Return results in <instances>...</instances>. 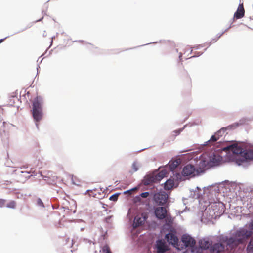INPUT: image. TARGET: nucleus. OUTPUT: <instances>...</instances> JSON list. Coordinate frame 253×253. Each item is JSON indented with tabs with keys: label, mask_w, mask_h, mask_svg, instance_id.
Masks as SVG:
<instances>
[{
	"label": "nucleus",
	"mask_w": 253,
	"mask_h": 253,
	"mask_svg": "<svg viewBox=\"0 0 253 253\" xmlns=\"http://www.w3.org/2000/svg\"><path fill=\"white\" fill-rule=\"evenodd\" d=\"M251 236V231L245 228H241L235 231L230 237H228V245L236 248L240 244L247 242Z\"/></svg>",
	"instance_id": "1"
},
{
	"label": "nucleus",
	"mask_w": 253,
	"mask_h": 253,
	"mask_svg": "<svg viewBox=\"0 0 253 253\" xmlns=\"http://www.w3.org/2000/svg\"><path fill=\"white\" fill-rule=\"evenodd\" d=\"M228 237L227 236L221 235L219 237V242L214 244L211 247V253H222L225 251L232 250L233 248L228 245Z\"/></svg>",
	"instance_id": "2"
},
{
	"label": "nucleus",
	"mask_w": 253,
	"mask_h": 253,
	"mask_svg": "<svg viewBox=\"0 0 253 253\" xmlns=\"http://www.w3.org/2000/svg\"><path fill=\"white\" fill-rule=\"evenodd\" d=\"M224 151H229L233 152V153L239 155L240 154L244 156L246 159H253V150L248 152H245L243 148L239 146L236 143H233L227 147L223 148Z\"/></svg>",
	"instance_id": "3"
},
{
	"label": "nucleus",
	"mask_w": 253,
	"mask_h": 253,
	"mask_svg": "<svg viewBox=\"0 0 253 253\" xmlns=\"http://www.w3.org/2000/svg\"><path fill=\"white\" fill-rule=\"evenodd\" d=\"M33 116L36 122L39 121L42 118V105L38 100L35 101L33 103Z\"/></svg>",
	"instance_id": "4"
},
{
	"label": "nucleus",
	"mask_w": 253,
	"mask_h": 253,
	"mask_svg": "<svg viewBox=\"0 0 253 253\" xmlns=\"http://www.w3.org/2000/svg\"><path fill=\"white\" fill-rule=\"evenodd\" d=\"M210 158L207 155L203 154L201 156L198 163V168H197L200 173L211 167L210 165Z\"/></svg>",
	"instance_id": "5"
},
{
	"label": "nucleus",
	"mask_w": 253,
	"mask_h": 253,
	"mask_svg": "<svg viewBox=\"0 0 253 253\" xmlns=\"http://www.w3.org/2000/svg\"><path fill=\"white\" fill-rule=\"evenodd\" d=\"M182 173L185 176H190L194 177L198 175L200 173L198 169H196L192 165H187L185 166L182 170Z\"/></svg>",
	"instance_id": "6"
},
{
	"label": "nucleus",
	"mask_w": 253,
	"mask_h": 253,
	"mask_svg": "<svg viewBox=\"0 0 253 253\" xmlns=\"http://www.w3.org/2000/svg\"><path fill=\"white\" fill-rule=\"evenodd\" d=\"M155 249L157 253H165L169 248L164 240H158L155 245Z\"/></svg>",
	"instance_id": "7"
},
{
	"label": "nucleus",
	"mask_w": 253,
	"mask_h": 253,
	"mask_svg": "<svg viewBox=\"0 0 253 253\" xmlns=\"http://www.w3.org/2000/svg\"><path fill=\"white\" fill-rule=\"evenodd\" d=\"M233 127V125H230L226 127L221 128L219 131L215 133L214 135L211 137V139L207 142V143L209 142V143H212L216 142L219 139L220 137L222 136L224 134L226 130L232 129Z\"/></svg>",
	"instance_id": "8"
},
{
	"label": "nucleus",
	"mask_w": 253,
	"mask_h": 253,
	"mask_svg": "<svg viewBox=\"0 0 253 253\" xmlns=\"http://www.w3.org/2000/svg\"><path fill=\"white\" fill-rule=\"evenodd\" d=\"M168 195L164 192L155 194L154 196L155 201L160 205L165 204L168 200Z\"/></svg>",
	"instance_id": "9"
},
{
	"label": "nucleus",
	"mask_w": 253,
	"mask_h": 253,
	"mask_svg": "<svg viewBox=\"0 0 253 253\" xmlns=\"http://www.w3.org/2000/svg\"><path fill=\"white\" fill-rule=\"evenodd\" d=\"M154 213L158 219L162 220L166 217V215L168 213V211L165 207H158L155 208Z\"/></svg>",
	"instance_id": "10"
},
{
	"label": "nucleus",
	"mask_w": 253,
	"mask_h": 253,
	"mask_svg": "<svg viewBox=\"0 0 253 253\" xmlns=\"http://www.w3.org/2000/svg\"><path fill=\"white\" fill-rule=\"evenodd\" d=\"M165 239L169 244L172 245L174 247H177L178 243V238L174 233H169L165 235Z\"/></svg>",
	"instance_id": "11"
},
{
	"label": "nucleus",
	"mask_w": 253,
	"mask_h": 253,
	"mask_svg": "<svg viewBox=\"0 0 253 253\" xmlns=\"http://www.w3.org/2000/svg\"><path fill=\"white\" fill-rule=\"evenodd\" d=\"M181 240L186 247H193L196 244L195 240L191 236L187 235H183L182 237Z\"/></svg>",
	"instance_id": "12"
},
{
	"label": "nucleus",
	"mask_w": 253,
	"mask_h": 253,
	"mask_svg": "<svg viewBox=\"0 0 253 253\" xmlns=\"http://www.w3.org/2000/svg\"><path fill=\"white\" fill-rule=\"evenodd\" d=\"M167 169H165L161 170L156 176L155 178H153V179H151L148 181H145V185H149L151 182L154 181H160L164 177H166L168 174Z\"/></svg>",
	"instance_id": "13"
},
{
	"label": "nucleus",
	"mask_w": 253,
	"mask_h": 253,
	"mask_svg": "<svg viewBox=\"0 0 253 253\" xmlns=\"http://www.w3.org/2000/svg\"><path fill=\"white\" fill-rule=\"evenodd\" d=\"M245 15V9L244 8L243 3H240L236 11L234 13V17L236 19H239L243 18Z\"/></svg>",
	"instance_id": "14"
},
{
	"label": "nucleus",
	"mask_w": 253,
	"mask_h": 253,
	"mask_svg": "<svg viewBox=\"0 0 253 253\" xmlns=\"http://www.w3.org/2000/svg\"><path fill=\"white\" fill-rule=\"evenodd\" d=\"M209 157L210 158V165L211 167L218 165L221 160V158L219 155L215 154Z\"/></svg>",
	"instance_id": "15"
},
{
	"label": "nucleus",
	"mask_w": 253,
	"mask_h": 253,
	"mask_svg": "<svg viewBox=\"0 0 253 253\" xmlns=\"http://www.w3.org/2000/svg\"><path fill=\"white\" fill-rule=\"evenodd\" d=\"M179 165V162L178 160H175L172 162H169L166 168L169 169L170 171H173Z\"/></svg>",
	"instance_id": "16"
},
{
	"label": "nucleus",
	"mask_w": 253,
	"mask_h": 253,
	"mask_svg": "<svg viewBox=\"0 0 253 253\" xmlns=\"http://www.w3.org/2000/svg\"><path fill=\"white\" fill-rule=\"evenodd\" d=\"M145 220V219L144 218H141L138 216H136L134 220V227L136 228L140 225H142L144 223Z\"/></svg>",
	"instance_id": "17"
},
{
	"label": "nucleus",
	"mask_w": 253,
	"mask_h": 253,
	"mask_svg": "<svg viewBox=\"0 0 253 253\" xmlns=\"http://www.w3.org/2000/svg\"><path fill=\"white\" fill-rule=\"evenodd\" d=\"M211 245V242L206 239H203L199 241V245L201 248L205 249H208L209 248Z\"/></svg>",
	"instance_id": "18"
},
{
	"label": "nucleus",
	"mask_w": 253,
	"mask_h": 253,
	"mask_svg": "<svg viewBox=\"0 0 253 253\" xmlns=\"http://www.w3.org/2000/svg\"><path fill=\"white\" fill-rule=\"evenodd\" d=\"M174 185V180L172 179H169L165 183L164 188L166 190H169L173 187Z\"/></svg>",
	"instance_id": "19"
},
{
	"label": "nucleus",
	"mask_w": 253,
	"mask_h": 253,
	"mask_svg": "<svg viewBox=\"0 0 253 253\" xmlns=\"http://www.w3.org/2000/svg\"><path fill=\"white\" fill-rule=\"evenodd\" d=\"M70 177H71L72 183L73 184L77 186H81L82 184V181L78 177H77L76 176H74L73 175H70Z\"/></svg>",
	"instance_id": "20"
},
{
	"label": "nucleus",
	"mask_w": 253,
	"mask_h": 253,
	"mask_svg": "<svg viewBox=\"0 0 253 253\" xmlns=\"http://www.w3.org/2000/svg\"><path fill=\"white\" fill-rule=\"evenodd\" d=\"M182 82L184 85L191 87L192 85L191 79L189 76H186L183 79Z\"/></svg>",
	"instance_id": "21"
},
{
	"label": "nucleus",
	"mask_w": 253,
	"mask_h": 253,
	"mask_svg": "<svg viewBox=\"0 0 253 253\" xmlns=\"http://www.w3.org/2000/svg\"><path fill=\"white\" fill-rule=\"evenodd\" d=\"M166 224L168 225H170L172 224L173 220L169 214L168 213L166 215V217L164 218Z\"/></svg>",
	"instance_id": "22"
},
{
	"label": "nucleus",
	"mask_w": 253,
	"mask_h": 253,
	"mask_svg": "<svg viewBox=\"0 0 253 253\" xmlns=\"http://www.w3.org/2000/svg\"><path fill=\"white\" fill-rule=\"evenodd\" d=\"M101 253H112L108 245H105L101 247L100 251Z\"/></svg>",
	"instance_id": "23"
},
{
	"label": "nucleus",
	"mask_w": 253,
	"mask_h": 253,
	"mask_svg": "<svg viewBox=\"0 0 253 253\" xmlns=\"http://www.w3.org/2000/svg\"><path fill=\"white\" fill-rule=\"evenodd\" d=\"M247 250L248 253H252L253 252V237L251 240L250 242H249Z\"/></svg>",
	"instance_id": "24"
},
{
	"label": "nucleus",
	"mask_w": 253,
	"mask_h": 253,
	"mask_svg": "<svg viewBox=\"0 0 253 253\" xmlns=\"http://www.w3.org/2000/svg\"><path fill=\"white\" fill-rule=\"evenodd\" d=\"M16 206V203L14 201L9 202L7 205L6 207L9 208L14 209Z\"/></svg>",
	"instance_id": "25"
},
{
	"label": "nucleus",
	"mask_w": 253,
	"mask_h": 253,
	"mask_svg": "<svg viewBox=\"0 0 253 253\" xmlns=\"http://www.w3.org/2000/svg\"><path fill=\"white\" fill-rule=\"evenodd\" d=\"M218 206L219 207H221V209L220 210V211L219 212V214L222 213L224 212V206L222 203H218V205L215 204L214 207H217Z\"/></svg>",
	"instance_id": "26"
},
{
	"label": "nucleus",
	"mask_w": 253,
	"mask_h": 253,
	"mask_svg": "<svg viewBox=\"0 0 253 253\" xmlns=\"http://www.w3.org/2000/svg\"><path fill=\"white\" fill-rule=\"evenodd\" d=\"M248 231H251V235L253 234V219L248 225Z\"/></svg>",
	"instance_id": "27"
},
{
	"label": "nucleus",
	"mask_w": 253,
	"mask_h": 253,
	"mask_svg": "<svg viewBox=\"0 0 253 253\" xmlns=\"http://www.w3.org/2000/svg\"><path fill=\"white\" fill-rule=\"evenodd\" d=\"M37 204L41 207H44L43 203L40 198H38L37 199Z\"/></svg>",
	"instance_id": "28"
},
{
	"label": "nucleus",
	"mask_w": 253,
	"mask_h": 253,
	"mask_svg": "<svg viewBox=\"0 0 253 253\" xmlns=\"http://www.w3.org/2000/svg\"><path fill=\"white\" fill-rule=\"evenodd\" d=\"M118 197V194H114L110 197L109 199L110 200H112L113 201H116L117 200Z\"/></svg>",
	"instance_id": "29"
},
{
	"label": "nucleus",
	"mask_w": 253,
	"mask_h": 253,
	"mask_svg": "<svg viewBox=\"0 0 253 253\" xmlns=\"http://www.w3.org/2000/svg\"><path fill=\"white\" fill-rule=\"evenodd\" d=\"M6 200L2 199H0V207L4 206L5 204Z\"/></svg>",
	"instance_id": "30"
},
{
	"label": "nucleus",
	"mask_w": 253,
	"mask_h": 253,
	"mask_svg": "<svg viewBox=\"0 0 253 253\" xmlns=\"http://www.w3.org/2000/svg\"><path fill=\"white\" fill-rule=\"evenodd\" d=\"M149 195V193L147 192L142 193L140 196L143 198H147Z\"/></svg>",
	"instance_id": "31"
},
{
	"label": "nucleus",
	"mask_w": 253,
	"mask_h": 253,
	"mask_svg": "<svg viewBox=\"0 0 253 253\" xmlns=\"http://www.w3.org/2000/svg\"><path fill=\"white\" fill-rule=\"evenodd\" d=\"M132 168L134 169L135 171H137L138 169L137 164L136 163H134L132 164Z\"/></svg>",
	"instance_id": "32"
},
{
	"label": "nucleus",
	"mask_w": 253,
	"mask_h": 253,
	"mask_svg": "<svg viewBox=\"0 0 253 253\" xmlns=\"http://www.w3.org/2000/svg\"><path fill=\"white\" fill-rule=\"evenodd\" d=\"M30 173V172L25 171H21V174L23 175V176L29 177L30 176L27 175Z\"/></svg>",
	"instance_id": "33"
},
{
	"label": "nucleus",
	"mask_w": 253,
	"mask_h": 253,
	"mask_svg": "<svg viewBox=\"0 0 253 253\" xmlns=\"http://www.w3.org/2000/svg\"><path fill=\"white\" fill-rule=\"evenodd\" d=\"M6 125V123L5 122H3V123H2V126H1V129H2V128L3 127H5V125Z\"/></svg>",
	"instance_id": "34"
},
{
	"label": "nucleus",
	"mask_w": 253,
	"mask_h": 253,
	"mask_svg": "<svg viewBox=\"0 0 253 253\" xmlns=\"http://www.w3.org/2000/svg\"><path fill=\"white\" fill-rule=\"evenodd\" d=\"M224 32H222L221 34H220L217 37V39H219L223 34Z\"/></svg>",
	"instance_id": "35"
},
{
	"label": "nucleus",
	"mask_w": 253,
	"mask_h": 253,
	"mask_svg": "<svg viewBox=\"0 0 253 253\" xmlns=\"http://www.w3.org/2000/svg\"><path fill=\"white\" fill-rule=\"evenodd\" d=\"M73 244H74L73 240H71V247H72L73 246Z\"/></svg>",
	"instance_id": "36"
},
{
	"label": "nucleus",
	"mask_w": 253,
	"mask_h": 253,
	"mask_svg": "<svg viewBox=\"0 0 253 253\" xmlns=\"http://www.w3.org/2000/svg\"><path fill=\"white\" fill-rule=\"evenodd\" d=\"M181 57H182V53H180L179 54V57L180 59L181 58Z\"/></svg>",
	"instance_id": "37"
},
{
	"label": "nucleus",
	"mask_w": 253,
	"mask_h": 253,
	"mask_svg": "<svg viewBox=\"0 0 253 253\" xmlns=\"http://www.w3.org/2000/svg\"><path fill=\"white\" fill-rule=\"evenodd\" d=\"M3 39L0 40V43H1L3 42Z\"/></svg>",
	"instance_id": "38"
},
{
	"label": "nucleus",
	"mask_w": 253,
	"mask_h": 253,
	"mask_svg": "<svg viewBox=\"0 0 253 253\" xmlns=\"http://www.w3.org/2000/svg\"><path fill=\"white\" fill-rule=\"evenodd\" d=\"M69 241H70V239H69V238H67V239H66V242H69Z\"/></svg>",
	"instance_id": "39"
}]
</instances>
